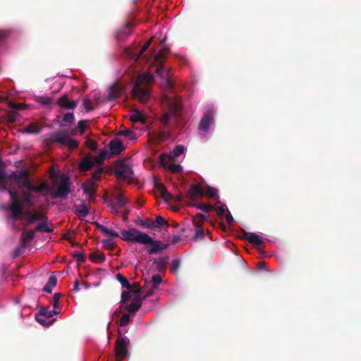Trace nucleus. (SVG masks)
I'll return each instance as SVG.
<instances>
[{
    "instance_id": "obj_37",
    "label": "nucleus",
    "mask_w": 361,
    "mask_h": 361,
    "mask_svg": "<svg viewBox=\"0 0 361 361\" xmlns=\"http://www.w3.org/2000/svg\"><path fill=\"white\" fill-rule=\"evenodd\" d=\"M88 121H85V120H82V121H80L78 122V128L79 129V132L78 133L79 134H82L83 132L85 131V130L87 128L88 126Z\"/></svg>"
},
{
    "instance_id": "obj_53",
    "label": "nucleus",
    "mask_w": 361,
    "mask_h": 361,
    "mask_svg": "<svg viewBox=\"0 0 361 361\" xmlns=\"http://www.w3.org/2000/svg\"><path fill=\"white\" fill-rule=\"evenodd\" d=\"M233 218L229 212V210L227 209V226L231 224L233 221Z\"/></svg>"
},
{
    "instance_id": "obj_25",
    "label": "nucleus",
    "mask_w": 361,
    "mask_h": 361,
    "mask_svg": "<svg viewBox=\"0 0 361 361\" xmlns=\"http://www.w3.org/2000/svg\"><path fill=\"white\" fill-rule=\"evenodd\" d=\"M130 121L132 122L144 123L145 121V116L142 111L134 110L130 114Z\"/></svg>"
},
{
    "instance_id": "obj_58",
    "label": "nucleus",
    "mask_w": 361,
    "mask_h": 361,
    "mask_svg": "<svg viewBox=\"0 0 361 361\" xmlns=\"http://www.w3.org/2000/svg\"><path fill=\"white\" fill-rule=\"evenodd\" d=\"M23 106H24L23 104L20 103V104H18L16 106H14V107L18 109H23Z\"/></svg>"
},
{
    "instance_id": "obj_19",
    "label": "nucleus",
    "mask_w": 361,
    "mask_h": 361,
    "mask_svg": "<svg viewBox=\"0 0 361 361\" xmlns=\"http://www.w3.org/2000/svg\"><path fill=\"white\" fill-rule=\"evenodd\" d=\"M90 211V205L87 203H82L76 206L75 213L80 219H84Z\"/></svg>"
},
{
    "instance_id": "obj_21",
    "label": "nucleus",
    "mask_w": 361,
    "mask_h": 361,
    "mask_svg": "<svg viewBox=\"0 0 361 361\" xmlns=\"http://www.w3.org/2000/svg\"><path fill=\"white\" fill-rule=\"evenodd\" d=\"M150 42H151V39L148 40L144 45L143 47H142L141 50L140 51V52L137 54L132 50H130V49H128L127 50V54L129 57H130L131 59H134L135 61H137L140 55L144 53L149 47V44H150Z\"/></svg>"
},
{
    "instance_id": "obj_32",
    "label": "nucleus",
    "mask_w": 361,
    "mask_h": 361,
    "mask_svg": "<svg viewBox=\"0 0 361 361\" xmlns=\"http://www.w3.org/2000/svg\"><path fill=\"white\" fill-rule=\"evenodd\" d=\"M162 225H167L166 221L165 219L161 217V216H157L154 221H152V224L149 225H147L148 228H153L155 227H158L159 226Z\"/></svg>"
},
{
    "instance_id": "obj_49",
    "label": "nucleus",
    "mask_w": 361,
    "mask_h": 361,
    "mask_svg": "<svg viewBox=\"0 0 361 361\" xmlns=\"http://www.w3.org/2000/svg\"><path fill=\"white\" fill-rule=\"evenodd\" d=\"M83 106L87 111H90L92 109V104L88 99H85L83 101Z\"/></svg>"
},
{
    "instance_id": "obj_11",
    "label": "nucleus",
    "mask_w": 361,
    "mask_h": 361,
    "mask_svg": "<svg viewBox=\"0 0 361 361\" xmlns=\"http://www.w3.org/2000/svg\"><path fill=\"white\" fill-rule=\"evenodd\" d=\"M115 172L118 178L123 179L130 178L133 174L130 165L124 161H120L116 164Z\"/></svg>"
},
{
    "instance_id": "obj_55",
    "label": "nucleus",
    "mask_w": 361,
    "mask_h": 361,
    "mask_svg": "<svg viewBox=\"0 0 361 361\" xmlns=\"http://www.w3.org/2000/svg\"><path fill=\"white\" fill-rule=\"evenodd\" d=\"M108 154H109V152L107 151H106V150L102 151L99 155L100 159H103L106 158L108 156Z\"/></svg>"
},
{
    "instance_id": "obj_54",
    "label": "nucleus",
    "mask_w": 361,
    "mask_h": 361,
    "mask_svg": "<svg viewBox=\"0 0 361 361\" xmlns=\"http://www.w3.org/2000/svg\"><path fill=\"white\" fill-rule=\"evenodd\" d=\"M257 267L260 270H264L266 267V262L264 261L259 262L257 263Z\"/></svg>"
},
{
    "instance_id": "obj_47",
    "label": "nucleus",
    "mask_w": 361,
    "mask_h": 361,
    "mask_svg": "<svg viewBox=\"0 0 361 361\" xmlns=\"http://www.w3.org/2000/svg\"><path fill=\"white\" fill-rule=\"evenodd\" d=\"M204 236V232L203 230L200 228H197L195 231V236L194 238L195 239H198L200 238H202Z\"/></svg>"
},
{
    "instance_id": "obj_45",
    "label": "nucleus",
    "mask_w": 361,
    "mask_h": 361,
    "mask_svg": "<svg viewBox=\"0 0 361 361\" xmlns=\"http://www.w3.org/2000/svg\"><path fill=\"white\" fill-rule=\"evenodd\" d=\"M59 298H60L59 294H58V293L54 294V298H53V305H54V309L59 308Z\"/></svg>"
},
{
    "instance_id": "obj_18",
    "label": "nucleus",
    "mask_w": 361,
    "mask_h": 361,
    "mask_svg": "<svg viewBox=\"0 0 361 361\" xmlns=\"http://www.w3.org/2000/svg\"><path fill=\"white\" fill-rule=\"evenodd\" d=\"M82 188L85 192L88 195L90 199L92 198L94 195L96 185L92 180H88L82 184Z\"/></svg>"
},
{
    "instance_id": "obj_62",
    "label": "nucleus",
    "mask_w": 361,
    "mask_h": 361,
    "mask_svg": "<svg viewBox=\"0 0 361 361\" xmlns=\"http://www.w3.org/2000/svg\"><path fill=\"white\" fill-rule=\"evenodd\" d=\"M71 133L72 135H77L78 132L75 130H73Z\"/></svg>"
},
{
    "instance_id": "obj_27",
    "label": "nucleus",
    "mask_w": 361,
    "mask_h": 361,
    "mask_svg": "<svg viewBox=\"0 0 361 361\" xmlns=\"http://www.w3.org/2000/svg\"><path fill=\"white\" fill-rule=\"evenodd\" d=\"M156 188L159 190L161 197L166 200L169 201L172 198V195L169 193L165 188V186L161 183H156L155 184Z\"/></svg>"
},
{
    "instance_id": "obj_35",
    "label": "nucleus",
    "mask_w": 361,
    "mask_h": 361,
    "mask_svg": "<svg viewBox=\"0 0 361 361\" xmlns=\"http://www.w3.org/2000/svg\"><path fill=\"white\" fill-rule=\"evenodd\" d=\"M170 137V134L168 132H161L155 135V139L157 141H165L167 140Z\"/></svg>"
},
{
    "instance_id": "obj_28",
    "label": "nucleus",
    "mask_w": 361,
    "mask_h": 361,
    "mask_svg": "<svg viewBox=\"0 0 361 361\" xmlns=\"http://www.w3.org/2000/svg\"><path fill=\"white\" fill-rule=\"evenodd\" d=\"M57 283V279L56 276H51L49 278L48 282L46 283V285L44 287V290L47 293H51L52 289L56 286Z\"/></svg>"
},
{
    "instance_id": "obj_14",
    "label": "nucleus",
    "mask_w": 361,
    "mask_h": 361,
    "mask_svg": "<svg viewBox=\"0 0 361 361\" xmlns=\"http://www.w3.org/2000/svg\"><path fill=\"white\" fill-rule=\"evenodd\" d=\"M109 149L111 155H117L125 149V147L119 139L115 138L110 142Z\"/></svg>"
},
{
    "instance_id": "obj_4",
    "label": "nucleus",
    "mask_w": 361,
    "mask_h": 361,
    "mask_svg": "<svg viewBox=\"0 0 361 361\" xmlns=\"http://www.w3.org/2000/svg\"><path fill=\"white\" fill-rule=\"evenodd\" d=\"M162 105L167 108V111L161 117V122L167 126L176 120L178 112L181 109V104L178 98L166 95L162 98Z\"/></svg>"
},
{
    "instance_id": "obj_12",
    "label": "nucleus",
    "mask_w": 361,
    "mask_h": 361,
    "mask_svg": "<svg viewBox=\"0 0 361 361\" xmlns=\"http://www.w3.org/2000/svg\"><path fill=\"white\" fill-rule=\"evenodd\" d=\"M55 140L59 143L67 146L70 149H74L78 147V142L68 135L63 133H57L54 135Z\"/></svg>"
},
{
    "instance_id": "obj_5",
    "label": "nucleus",
    "mask_w": 361,
    "mask_h": 361,
    "mask_svg": "<svg viewBox=\"0 0 361 361\" xmlns=\"http://www.w3.org/2000/svg\"><path fill=\"white\" fill-rule=\"evenodd\" d=\"M49 176L52 180V190L56 197H63L70 192L69 178L66 175L51 172Z\"/></svg>"
},
{
    "instance_id": "obj_46",
    "label": "nucleus",
    "mask_w": 361,
    "mask_h": 361,
    "mask_svg": "<svg viewBox=\"0 0 361 361\" xmlns=\"http://www.w3.org/2000/svg\"><path fill=\"white\" fill-rule=\"evenodd\" d=\"M37 229L43 232H46L49 231L48 225L46 223L39 224L37 226Z\"/></svg>"
},
{
    "instance_id": "obj_36",
    "label": "nucleus",
    "mask_w": 361,
    "mask_h": 361,
    "mask_svg": "<svg viewBox=\"0 0 361 361\" xmlns=\"http://www.w3.org/2000/svg\"><path fill=\"white\" fill-rule=\"evenodd\" d=\"M45 319H47L46 317H44V315H43L42 314L39 313L38 314L37 316H36V319L37 321L44 325V326H49L52 324L53 321L51 322H46L45 321Z\"/></svg>"
},
{
    "instance_id": "obj_24",
    "label": "nucleus",
    "mask_w": 361,
    "mask_h": 361,
    "mask_svg": "<svg viewBox=\"0 0 361 361\" xmlns=\"http://www.w3.org/2000/svg\"><path fill=\"white\" fill-rule=\"evenodd\" d=\"M100 231L104 233V235L109 238H116L120 237L119 233L116 232L111 228H108L105 226L100 225L99 226Z\"/></svg>"
},
{
    "instance_id": "obj_34",
    "label": "nucleus",
    "mask_w": 361,
    "mask_h": 361,
    "mask_svg": "<svg viewBox=\"0 0 361 361\" xmlns=\"http://www.w3.org/2000/svg\"><path fill=\"white\" fill-rule=\"evenodd\" d=\"M43 216L38 213V212H35V213H32L31 214L29 217H28V223H32L34 221H39V220H42L43 219Z\"/></svg>"
},
{
    "instance_id": "obj_39",
    "label": "nucleus",
    "mask_w": 361,
    "mask_h": 361,
    "mask_svg": "<svg viewBox=\"0 0 361 361\" xmlns=\"http://www.w3.org/2000/svg\"><path fill=\"white\" fill-rule=\"evenodd\" d=\"M104 247L107 248H111L114 246V241L113 238L107 237V238L102 240Z\"/></svg>"
},
{
    "instance_id": "obj_9",
    "label": "nucleus",
    "mask_w": 361,
    "mask_h": 361,
    "mask_svg": "<svg viewBox=\"0 0 361 361\" xmlns=\"http://www.w3.org/2000/svg\"><path fill=\"white\" fill-rule=\"evenodd\" d=\"M213 116L214 111L212 109L209 108L206 110L199 125V134L200 136L204 137L209 133L212 124Z\"/></svg>"
},
{
    "instance_id": "obj_31",
    "label": "nucleus",
    "mask_w": 361,
    "mask_h": 361,
    "mask_svg": "<svg viewBox=\"0 0 361 361\" xmlns=\"http://www.w3.org/2000/svg\"><path fill=\"white\" fill-rule=\"evenodd\" d=\"M34 235V231H30L28 232L23 233L22 234L23 245L25 246L27 243H29L33 239Z\"/></svg>"
},
{
    "instance_id": "obj_44",
    "label": "nucleus",
    "mask_w": 361,
    "mask_h": 361,
    "mask_svg": "<svg viewBox=\"0 0 361 361\" xmlns=\"http://www.w3.org/2000/svg\"><path fill=\"white\" fill-rule=\"evenodd\" d=\"M25 131L29 133H37L39 132V129L35 125H30L26 127Z\"/></svg>"
},
{
    "instance_id": "obj_23",
    "label": "nucleus",
    "mask_w": 361,
    "mask_h": 361,
    "mask_svg": "<svg viewBox=\"0 0 361 361\" xmlns=\"http://www.w3.org/2000/svg\"><path fill=\"white\" fill-rule=\"evenodd\" d=\"M59 105L61 107L67 109H73L75 107L76 103L75 101H69L66 97H61L58 101Z\"/></svg>"
},
{
    "instance_id": "obj_13",
    "label": "nucleus",
    "mask_w": 361,
    "mask_h": 361,
    "mask_svg": "<svg viewBox=\"0 0 361 361\" xmlns=\"http://www.w3.org/2000/svg\"><path fill=\"white\" fill-rule=\"evenodd\" d=\"M245 238L250 243L258 246L259 249H264L265 247L264 241L255 233H245Z\"/></svg>"
},
{
    "instance_id": "obj_50",
    "label": "nucleus",
    "mask_w": 361,
    "mask_h": 361,
    "mask_svg": "<svg viewBox=\"0 0 361 361\" xmlns=\"http://www.w3.org/2000/svg\"><path fill=\"white\" fill-rule=\"evenodd\" d=\"M179 267V263L177 261H173L171 264V269L172 271L175 272L178 270Z\"/></svg>"
},
{
    "instance_id": "obj_6",
    "label": "nucleus",
    "mask_w": 361,
    "mask_h": 361,
    "mask_svg": "<svg viewBox=\"0 0 361 361\" xmlns=\"http://www.w3.org/2000/svg\"><path fill=\"white\" fill-rule=\"evenodd\" d=\"M121 239L126 242H135L145 244L151 242V237L135 228L121 231Z\"/></svg>"
},
{
    "instance_id": "obj_16",
    "label": "nucleus",
    "mask_w": 361,
    "mask_h": 361,
    "mask_svg": "<svg viewBox=\"0 0 361 361\" xmlns=\"http://www.w3.org/2000/svg\"><path fill=\"white\" fill-rule=\"evenodd\" d=\"M204 190L203 186L200 187L197 185H193L190 187L188 195L189 198L191 200H196L202 196H203Z\"/></svg>"
},
{
    "instance_id": "obj_41",
    "label": "nucleus",
    "mask_w": 361,
    "mask_h": 361,
    "mask_svg": "<svg viewBox=\"0 0 361 361\" xmlns=\"http://www.w3.org/2000/svg\"><path fill=\"white\" fill-rule=\"evenodd\" d=\"M120 135L127 137L130 140H134L135 138V134L130 130H122L120 132Z\"/></svg>"
},
{
    "instance_id": "obj_1",
    "label": "nucleus",
    "mask_w": 361,
    "mask_h": 361,
    "mask_svg": "<svg viewBox=\"0 0 361 361\" xmlns=\"http://www.w3.org/2000/svg\"><path fill=\"white\" fill-rule=\"evenodd\" d=\"M49 186L42 183L39 187L32 186L24 171H17L8 176L0 169V190L8 191L12 203L8 207L12 217L16 219L22 214L25 204H32L31 192H47Z\"/></svg>"
},
{
    "instance_id": "obj_63",
    "label": "nucleus",
    "mask_w": 361,
    "mask_h": 361,
    "mask_svg": "<svg viewBox=\"0 0 361 361\" xmlns=\"http://www.w3.org/2000/svg\"><path fill=\"white\" fill-rule=\"evenodd\" d=\"M152 224V221L148 222V223H146L145 225L147 227V225H149V224Z\"/></svg>"
},
{
    "instance_id": "obj_42",
    "label": "nucleus",
    "mask_w": 361,
    "mask_h": 361,
    "mask_svg": "<svg viewBox=\"0 0 361 361\" xmlns=\"http://www.w3.org/2000/svg\"><path fill=\"white\" fill-rule=\"evenodd\" d=\"M74 115L73 113H68L64 115L63 121L65 123H71L74 121Z\"/></svg>"
},
{
    "instance_id": "obj_17",
    "label": "nucleus",
    "mask_w": 361,
    "mask_h": 361,
    "mask_svg": "<svg viewBox=\"0 0 361 361\" xmlns=\"http://www.w3.org/2000/svg\"><path fill=\"white\" fill-rule=\"evenodd\" d=\"M161 277L159 274L154 275L152 278V288L151 289L146 293L145 297L149 298L152 295L156 290H158L159 286L161 283Z\"/></svg>"
},
{
    "instance_id": "obj_26",
    "label": "nucleus",
    "mask_w": 361,
    "mask_h": 361,
    "mask_svg": "<svg viewBox=\"0 0 361 361\" xmlns=\"http://www.w3.org/2000/svg\"><path fill=\"white\" fill-rule=\"evenodd\" d=\"M156 188L159 190L161 197L166 200L169 201L172 198V195L169 193L165 188V186L161 183H156L155 184Z\"/></svg>"
},
{
    "instance_id": "obj_52",
    "label": "nucleus",
    "mask_w": 361,
    "mask_h": 361,
    "mask_svg": "<svg viewBox=\"0 0 361 361\" xmlns=\"http://www.w3.org/2000/svg\"><path fill=\"white\" fill-rule=\"evenodd\" d=\"M117 278L123 286H126L128 283L126 279L121 274H118Z\"/></svg>"
},
{
    "instance_id": "obj_2",
    "label": "nucleus",
    "mask_w": 361,
    "mask_h": 361,
    "mask_svg": "<svg viewBox=\"0 0 361 361\" xmlns=\"http://www.w3.org/2000/svg\"><path fill=\"white\" fill-rule=\"evenodd\" d=\"M184 147L178 145L175 147L169 154H163L159 157V162L161 166L169 171L178 173L182 170V166L178 164L184 152Z\"/></svg>"
},
{
    "instance_id": "obj_38",
    "label": "nucleus",
    "mask_w": 361,
    "mask_h": 361,
    "mask_svg": "<svg viewBox=\"0 0 361 361\" xmlns=\"http://www.w3.org/2000/svg\"><path fill=\"white\" fill-rule=\"evenodd\" d=\"M214 209L217 212V214L219 216H223L225 212V208L224 204H221V202H218L215 206Z\"/></svg>"
},
{
    "instance_id": "obj_10",
    "label": "nucleus",
    "mask_w": 361,
    "mask_h": 361,
    "mask_svg": "<svg viewBox=\"0 0 361 361\" xmlns=\"http://www.w3.org/2000/svg\"><path fill=\"white\" fill-rule=\"evenodd\" d=\"M129 344V339L126 337L119 338L116 341V360L121 361L127 354V346Z\"/></svg>"
},
{
    "instance_id": "obj_3",
    "label": "nucleus",
    "mask_w": 361,
    "mask_h": 361,
    "mask_svg": "<svg viewBox=\"0 0 361 361\" xmlns=\"http://www.w3.org/2000/svg\"><path fill=\"white\" fill-rule=\"evenodd\" d=\"M154 81V76L149 73L140 75L133 88V96L142 102H145L149 97L148 85Z\"/></svg>"
},
{
    "instance_id": "obj_43",
    "label": "nucleus",
    "mask_w": 361,
    "mask_h": 361,
    "mask_svg": "<svg viewBox=\"0 0 361 361\" xmlns=\"http://www.w3.org/2000/svg\"><path fill=\"white\" fill-rule=\"evenodd\" d=\"M130 322V316L127 314H123L120 319V325L122 326H126Z\"/></svg>"
},
{
    "instance_id": "obj_22",
    "label": "nucleus",
    "mask_w": 361,
    "mask_h": 361,
    "mask_svg": "<svg viewBox=\"0 0 361 361\" xmlns=\"http://www.w3.org/2000/svg\"><path fill=\"white\" fill-rule=\"evenodd\" d=\"M123 91V88L119 85H114L111 86L109 89V92L108 94V99L113 100L115 98L119 97Z\"/></svg>"
},
{
    "instance_id": "obj_40",
    "label": "nucleus",
    "mask_w": 361,
    "mask_h": 361,
    "mask_svg": "<svg viewBox=\"0 0 361 361\" xmlns=\"http://www.w3.org/2000/svg\"><path fill=\"white\" fill-rule=\"evenodd\" d=\"M59 312L56 311V310H44L40 312V313L42 314L43 315H44V317H46V318H51L54 315L59 314Z\"/></svg>"
},
{
    "instance_id": "obj_29",
    "label": "nucleus",
    "mask_w": 361,
    "mask_h": 361,
    "mask_svg": "<svg viewBox=\"0 0 361 361\" xmlns=\"http://www.w3.org/2000/svg\"><path fill=\"white\" fill-rule=\"evenodd\" d=\"M95 161L91 160L88 158H85L82 160V161L80 164V169L81 171H87L90 169L92 166L94 165Z\"/></svg>"
},
{
    "instance_id": "obj_33",
    "label": "nucleus",
    "mask_w": 361,
    "mask_h": 361,
    "mask_svg": "<svg viewBox=\"0 0 361 361\" xmlns=\"http://www.w3.org/2000/svg\"><path fill=\"white\" fill-rule=\"evenodd\" d=\"M127 202V198L125 197L122 194L118 195V196L116 198V205L122 207H123Z\"/></svg>"
},
{
    "instance_id": "obj_51",
    "label": "nucleus",
    "mask_w": 361,
    "mask_h": 361,
    "mask_svg": "<svg viewBox=\"0 0 361 361\" xmlns=\"http://www.w3.org/2000/svg\"><path fill=\"white\" fill-rule=\"evenodd\" d=\"M102 169H97L93 174H92V178L97 180L99 178L100 175L102 174Z\"/></svg>"
},
{
    "instance_id": "obj_57",
    "label": "nucleus",
    "mask_w": 361,
    "mask_h": 361,
    "mask_svg": "<svg viewBox=\"0 0 361 361\" xmlns=\"http://www.w3.org/2000/svg\"><path fill=\"white\" fill-rule=\"evenodd\" d=\"M6 36V32L4 30H0V40L3 39Z\"/></svg>"
},
{
    "instance_id": "obj_15",
    "label": "nucleus",
    "mask_w": 361,
    "mask_h": 361,
    "mask_svg": "<svg viewBox=\"0 0 361 361\" xmlns=\"http://www.w3.org/2000/svg\"><path fill=\"white\" fill-rule=\"evenodd\" d=\"M144 245H149V247L148 249V252L149 254H155L157 253L159 251L161 250H164L166 248L167 245L161 243L159 241L154 240L153 238L151 237V242L143 244Z\"/></svg>"
},
{
    "instance_id": "obj_61",
    "label": "nucleus",
    "mask_w": 361,
    "mask_h": 361,
    "mask_svg": "<svg viewBox=\"0 0 361 361\" xmlns=\"http://www.w3.org/2000/svg\"><path fill=\"white\" fill-rule=\"evenodd\" d=\"M221 229H222L223 231H225V230H226V226H225L223 223L221 224Z\"/></svg>"
},
{
    "instance_id": "obj_8",
    "label": "nucleus",
    "mask_w": 361,
    "mask_h": 361,
    "mask_svg": "<svg viewBox=\"0 0 361 361\" xmlns=\"http://www.w3.org/2000/svg\"><path fill=\"white\" fill-rule=\"evenodd\" d=\"M164 53L165 49H161L157 54H154L152 56V59L156 66V75L164 80L166 86L171 87V82L168 78V69L162 65V59Z\"/></svg>"
},
{
    "instance_id": "obj_48",
    "label": "nucleus",
    "mask_w": 361,
    "mask_h": 361,
    "mask_svg": "<svg viewBox=\"0 0 361 361\" xmlns=\"http://www.w3.org/2000/svg\"><path fill=\"white\" fill-rule=\"evenodd\" d=\"M197 207L204 212H209L211 209V206L207 204H199L197 206Z\"/></svg>"
},
{
    "instance_id": "obj_20",
    "label": "nucleus",
    "mask_w": 361,
    "mask_h": 361,
    "mask_svg": "<svg viewBox=\"0 0 361 361\" xmlns=\"http://www.w3.org/2000/svg\"><path fill=\"white\" fill-rule=\"evenodd\" d=\"M230 264L231 267H235V265H236L240 268H244L246 265L245 259L241 256L235 253H233L230 258Z\"/></svg>"
},
{
    "instance_id": "obj_59",
    "label": "nucleus",
    "mask_w": 361,
    "mask_h": 361,
    "mask_svg": "<svg viewBox=\"0 0 361 361\" xmlns=\"http://www.w3.org/2000/svg\"><path fill=\"white\" fill-rule=\"evenodd\" d=\"M158 38L161 40V43H164L166 40V37L164 36L163 38L161 37V36H159Z\"/></svg>"
},
{
    "instance_id": "obj_7",
    "label": "nucleus",
    "mask_w": 361,
    "mask_h": 361,
    "mask_svg": "<svg viewBox=\"0 0 361 361\" xmlns=\"http://www.w3.org/2000/svg\"><path fill=\"white\" fill-rule=\"evenodd\" d=\"M121 302L123 304L130 302L128 305H126V309L130 312H136L141 306L140 291L131 289L123 291L121 295Z\"/></svg>"
},
{
    "instance_id": "obj_60",
    "label": "nucleus",
    "mask_w": 361,
    "mask_h": 361,
    "mask_svg": "<svg viewBox=\"0 0 361 361\" xmlns=\"http://www.w3.org/2000/svg\"><path fill=\"white\" fill-rule=\"evenodd\" d=\"M61 88V84L59 82V83H58V87H57V89L56 90V91L59 90Z\"/></svg>"
},
{
    "instance_id": "obj_56",
    "label": "nucleus",
    "mask_w": 361,
    "mask_h": 361,
    "mask_svg": "<svg viewBox=\"0 0 361 361\" xmlns=\"http://www.w3.org/2000/svg\"><path fill=\"white\" fill-rule=\"evenodd\" d=\"M88 145L92 149H94L97 147V144L94 141H89Z\"/></svg>"
},
{
    "instance_id": "obj_30",
    "label": "nucleus",
    "mask_w": 361,
    "mask_h": 361,
    "mask_svg": "<svg viewBox=\"0 0 361 361\" xmlns=\"http://www.w3.org/2000/svg\"><path fill=\"white\" fill-rule=\"evenodd\" d=\"M204 193L203 195L216 198L218 197L217 195V190L214 188L209 186H203Z\"/></svg>"
}]
</instances>
